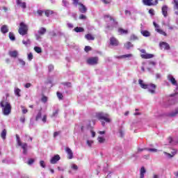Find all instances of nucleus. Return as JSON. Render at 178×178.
<instances>
[{
  "label": "nucleus",
  "mask_w": 178,
  "mask_h": 178,
  "mask_svg": "<svg viewBox=\"0 0 178 178\" xmlns=\"http://www.w3.org/2000/svg\"><path fill=\"white\" fill-rule=\"evenodd\" d=\"M21 108L22 111V113L24 115H26V113H27V112H29V110H27V108H26V107H24V106H21Z\"/></svg>",
  "instance_id": "obj_36"
},
{
  "label": "nucleus",
  "mask_w": 178,
  "mask_h": 178,
  "mask_svg": "<svg viewBox=\"0 0 178 178\" xmlns=\"http://www.w3.org/2000/svg\"><path fill=\"white\" fill-rule=\"evenodd\" d=\"M99 143H105V138H102V137H99L97 138Z\"/></svg>",
  "instance_id": "obj_47"
},
{
  "label": "nucleus",
  "mask_w": 178,
  "mask_h": 178,
  "mask_svg": "<svg viewBox=\"0 0 178 178\" xmlns=\"http://www.w3.org/2000/svg\"><path fill=\"white\" fill-rule=\"evenodd\" d=\"M156 31L157 33H159V34H161V35H164V37H166L168 35V34L166 33V32L163 31V30L161 29H156Z\"/></svg>",
  "instance_id": "obj_23"
},
{
  "label": "nucleus",
  "mask_w": 178,
  "mask_h": 178,
  "mask_svg": "<svg viewBox=\"0 0 178 178\" xmlns=\"http://www.w3.org/2000/svg\"><path fill=\"white\" fill-rule=\"evenodd\" d=\"M1 31L3 34H6V33H8L9 29L8 28V26L6 25H3L1 27Z\"/></svg>",
  "instance_id": "obj_19"
},
{
  "label": "nucleus",
  "mask_w": 178,
  "mask_h": 178,
  "mask_svg": "<svg viewBox=\"0 0 178 178\" xmlns=\"http://www.w3.org/2000/svg\"><path fill=\"white\" fill-rule=\"evenodd\" d=\"M99 60V58H98V56L90 57L86 60V63H88V65L94 66L95 65H98Z\"/></svg>",
  "instance_id": "obj_6"
},
{
  "label": "nucleus",
  "mask_w": 178,
  "mask_h": 178,
  "mask_svg": "<svg viewBox=\"0 0 178 178\" xmlns=\"http://www.w3.org/2000/svg\"><path fill=\"white\" fill-rule=\"evenodd\" d=\"M63 86H66L67 87H72V83L65 82V83H63Z\"/></svg>",
  "instance_id": "obj_53"
},
{
  "label": "nucleus",
  "mask_w": 178,
  "mask_h": 178,
  "mask_svg": "<svg viewBox=\"0 0 178 178\" xmlns=\"http://www.w3.org/2000/svg\"><path fill=\"white\" fill-rule=\"evenodd\" d=\"M17 5L22 8V9H26L27 8V4L26 2H23L22 0H17L16 1Z\"/></svg>",
  "instance_id": "obj_12"
},
{
  "label": "nucleus",
  "mask_w": 178,
  "mask_h": 178,
  "mask_svg": "<svg viewBox=\"0 0 178 178\" xmlns=\"http://www.w3.org/2000/svg\"><path fill=\"white\" fill-rule=\"evenodd\" d=\"M25 88H30L31 87V83H27L24 85Z\"/></svg>",
  "instance_id": "obj_60"
},
{
  "label": "nucleus",
  "mask_w": 178,
  "mask_h": 178,
  "mask_svg": "<svg viewBox=\"0 0 178 178\" xmlns=\"http://www.w3.org/2000/svg\"><path fill=\"white\" fill-rule=\"evenodd\" d=\"M65 152L68 155V159H73V152L72 151V149L70 147H66Z\"/></svg>",
  "instance_id": "obj_16"
},
{
  "label": "nucleus",
  "mask_w": 178,
  "mask_h": 178,
  "mask_svg": "<svg viewBox=\"0 0 178 178\" xmlns=\"http://www.w3.org/2000/svg\"><path fill=\"white\" fill-rule=\"evenodd\" d=\"M52 13H53V12L51 10H49L44 11V15H45V16H47V17H49V15H52Z\"/></svg>",
  "instance_id": "obj_37"
},
{
  "label": "nucleus",
  "mask_w": 178,
  "mask_h": 178,
  "mask_svg": "<svg viewBox=\"0 0 178 178\" xmlns=\"http://www.w3.org/2000/svg\"><path fill=\"white\" fill-rule=\"evenodd\" d=\"M110 44H111L112 47H118V45H119V40L115 37H111L110 38Z\"/></svg>",
  "instance_id": "obj_11"
},
{
  "label": "nucleus",
  "mask_w": 178,
  "mask_h": 178,
  "mask_svg": "<svg viewBox=\"0 0 178 178\" xmlns=\"http://www.w3.org/2000/svg\"><path fill=\"white\" fill-rule=\"evenodd\" d=\"M37 13L39 16H42V13H44V11L41 10H38L37 11Z\"/></svg>",
  "instance_id": "obj_57"
},
{
  "label": "nucleus",
  "mask_w": 178,
  "mask_h": 178,
  "mask_svg": "<svg viewBox=\"0 0 178 178\" xmlns=\"http://www.w3.org/2000/svg\"><path fill=\"white\" fill-rule=\"evenodd\" d=\"M144 173H145V168L142 167L140 168V178H144Z\"/></svg>",
  "instance_id": "obj_34"
},
{
  "label": "nucleus",
  "mask_w": 178,
  "mask_h": 178,
  "mask_svg": "<svg viewBox=\"0 0 178 178\" xmlns=\"http://www.w3.org/2000/svg\"><path fill=\"white\" fill-rule=\"evenodd\" d=\"M124 47L126 48V49H130L132 48L133 44H131L130 42H127L126 44H124Z\"/></svg>",
  "instance_id": "obj_26"
},
{
  "label": "nucleus",
  "mask_w": 178,
  "mask_h": 178,
  "mask_svg": "<svg viewBox=\"0 0 178 178\" xmlns=\"http://www.w3.org/2000/svg\"><path fill=\"white\" fill-rule=\"evenodd\" d=\"M138 83L141 88H143V90H147V88L150 94H155V90H156V85L154 83L145 84L144 83V81H143V79H139Z\"/></svg>",
  "instance_id": "obj_2"
},
{
  "label": "nucleus",
  "mask_w": 178,
  "mask_h": 178,
  "mask_svg": "<svg viewBox=\"0 0 178 178\" xmlns=\"http://www.w3.org/2000/svg\"><path fill=\"white\" fill-rule=\"evenodd\" d=\"M38 33L40 35H44L47 33V29L44 27L40 28V29L38 31Z\"/></svg>",
  "instance_id": "obj_20"
},
{
  "label": "nucleus",
  "mask_w": 178,
  "mask_h": 178,
  "mask_svg": "<svg viewBox=\"0 0 178 178\" xmlns=\"http://www.w3.org/2000/svg\"><path fill=\"white\" fill-rule=\"evenodd\" d=\"M154 0H142L143 5L145 6H154Z\"/></svg>",
  "instance_id": "obj_14"
},
{
  "label": "nucleus",
  "mask_w": 178,
  "mask_h": 178,
  "mask_svg": "<svg viewBox=\"0 0 178 178\" xmlns=\"http://www.w3.org/2000/svg\"><path fill=\"white\" fill-rule=\"evenodd\" d=\"M149 14L151 16H154L155 15V10H154V8H150L148 11Z\"/></svg>",
  "instance_id": "obj_38"
},
{
  "label": "nucleus",
  "mask_w": 178,
  "mask_h": 178,
  "mask_svg": "<svg viewBox=\"0 0 178 178\" xmlns=\"http://www.w3.org/2000/svg\"><path fill=\"white\" fill-rule=\"evenodd\" d=\"M20 89L19 88H15V94L17 95V97H20Z\"/></svg>",
  "instance_id": "obj_39"
},
{
  "label": "nucleus",
  "mask_w": 178,
  "mask_h": 178,
  "mask_svg": "<svg viewBox=\"0 0 178 178\" xmlns=\"http://www.w3.org/2000/svg\"><path fill=\"white\" fill-rule=\"evenodd\" d=\"M71 168L73 169V170H78L79 166H77V165L76 164H72Z\"/></svg>",
  "instance_id": "obj_45"
},
{
  "label": "nucleus",
  "mask_w": 178,
  "mask_h": 178,
  "mask_svg": "<svg viewBox=\"0 0 178 178\" xmlns=\"http://www.w3.org/2000/svg\"><path fill=\"white\" fill-rule=\"evenodd\" d=\"M118 33H120L121 35L129 34V30L124 29L123 28H119L118 29Z\"/></svg>",
  "instance_id": "obj_21"
},
{
  "label": "nucleus",
  "mask_w": 178,
  "mask_h": 178,
  "mask_svg": "<svg viewBox=\"0 0 178 178\" xmlns=\"http://www.w3.org/2000/svg\"><path fill=\"white\" fill-rule=\"evenodd\" d=\"M85 38H86V40H88L89 41H94V40H95V38H94V36H92V35L88 33L85 35Z\"/></svg>",
  "instance_id": "obj_22"
},
{
  "label": "nucleus",
  "mask_w": 178,
  "mask_h": 178,
  "mask_svg": "<svg viewBox=\"0 0 178 178\" xmlns=\"http://www.w3.org/2000/svg\"><path fill=\"white\" fill-rule=\"evenodd\" d=\"M159 47L161 49H164L165 51H169V49H170V45L166 42H161L159 43Z\"/></svg>",
  "instance_id": "obj_8"
},
{
  "label": "nucleus",
  "mask_w": 178,
  "mask_h": 178,
  "mask_svg": "<svg viewBox=\"0 0 178 178\" xmlns=\"http://www.w3.org/2000/svg\"><path fill=\"white\" fill-rule=\"evenodd\" d=\"M34 51H36L37 54H41V52H42V49H41V47H35Z\"/></svg>",
  "instance_id": "obj_33"
},
{
  "label": "nucleus",
  "mask_w": 178,
  "mask_h": 178,
  "mask_svg": "<svg viewBox=\"0 0 178 178\" xmlns=\"http://www.w3.org/2000/svg\"><path fill=\"white\" fill-rule=\"evenodd\" d=\"M22 43L24 45H30V44H31V41L30 39H27L26 40H22Z\"/></svg>",
  "instance_id": "obj_35"
},
{
  "label": "nucleus",
  "mask_w": 178,
  "mask_h": 178,
  "mask_svg": "<svg viewBox=\"0 0 178 178\" xmlns=\"http://www.w3.org/2000/svg\"><path fill=\"white\" fill-rule=\"evenodd\" d=\"M147 151H149V152H158V149L154 148H147Z\"/></svg>",
  "instance_id": "obj_42"
},
{
  "label": "nucleus",
  "mask_w": 178,
  "mask_h": 178,
  "mask_svg": "<svg viewBox=\"0 0 178 178\" xmlns=\"http://www.w3.org/2000/svg\"><path fill=\"white\" fill-rule=\"evenodd\" d=\"M167 79H168V81H170V83H171V84H172V86H176V87H177V88H178L177 81H176V79H175V77H173V76L169 74V75H168Z\"/></svg>",
  "instance_id": "obj_9"
},
{
  "label": "nucleus",
  "mask_w": 178,
  "mask_h": 178,
  "mask_svg": "<svg viewBox=\"0 0 178 178\" xmlns=\"http://www.w3.org/2000/svg\"><path fill=\"white\" fill-rule=\"evenodd\" d=\"M96 118L99 120H104L106 123H111V118H109V114L108 113H98L97 114H96Z\"/></svg>",
  "instance_id": "obj_5"
},
{
  "label": "nucleus",
  "mask_w": 178,
  "mask_h": 178,
  "mask_svg": "<svg viewBox=\"0 0 178 178\" xmlns=\"http://www.w3.org/2000/svg\"><path fill=\"white\" fill-rule=\"evenodd\" d=\"M41 116H42V113L41 112V111H39L35 117L36 122H38V120H40V119H41Z\"/></svg>",
  "instance_id": "obj_28"
},
{
  "label": "nucleus",
  "mask_w": 178,
  "mask_h": 178,
  "mask_svg": "<svg viewBox=\"0 0 178 178\" xmlns=\"http://www.w3.org/2000/svg\"><path fill=\"white\" fill-rule=\"evenodd\" d=\"M171 154L173 156H175L177 154V150L172 149V152H171Z\"/></svg>",
  "instance_id": "obj_62"
},
{
  "label": "nucleus",
  "mask_w": 178,
  "mask_h": 178,
  "mask_svg": "<svg viewBox=\"0 0 178 178\" xmlns=\"http://www.w3.org/2000/svg\"><path fill=\"white\" fill-rule=\"evenodd\" d=\"M18 33L20 35H26L29 33V26L24 22H20Z\"/></svg>",
  "instance_id": "obj_4"
},
{
  "label": "nucleus",
  "mask_w": 178,
  "mask_h": 178,
  "mask_svg": "<svg viewBox=\"0 0 178 178\" xmlns=\"http://www.w3.org/2000/svg\"><path fill=\"white\" fill-rule=\"evenodd\" d=\"M79 19L81 20H86V19H87V17L86 15L81 14V15H79Z\"/></svg>",
  "instance_id": "obj_49"
},
{
  "label": "nucleus",
  "mask_w": 178,
  "mask_h": 178,
  "mask_svg": "<svg viewBox=\"0 0 178 178\" xmlns=\"http://www.w3.org/2000/svg\"><path fill=\"white\" fill-rule=\"evenodd\" d=\"M33 53H29L28 54V59H29V60H31L33 59Z\"/></svg>",
  "instance_id": "obj_50"
},
{
  "label": "nucleus",
  "mask_w": 178,
  "mask_h": 178,
  "mask_svg": "<svg viewBox=\"0 0 178 178\" xmlns=\"http://www.w3.org/2000/svg\"><path fill=\"white\" fill-rule=\"evenodd\" d=\"M8 55L11 58H17L19 53L17 52V51H9Z\"/></svg>",
  "instance_id": "obj_18"
},
{
  "label": "nucleus",
  "mask_w": 178,
  "mask_h": 178,
  "mask_svg": "<svg viewBox=\"0 0 178 178\" xmlns=\"http://www.w3.org/2000/svg\"><path fill=\"white\" fill-rule=\"evenodd\" d=\"M74 31H75L76 33H83L84 31V29L83 27L76 26L74 28Z\"/></svg>",
  "instance_id": "obj_24"
},
{
  "label": "nucleus",
  "mask_w": 178,
  "mask_h": 178,
  "mask_svg": "<svg viewBox=\"0 0 178 178\" xmlns=\"http://www.w3.org/2000/svg\"><path fill=\"white\" fill-rule=\"evenodd\" d=\"M0 106L2 108V112L3 115L8 116L12 112V106H10V103L6 102L5 100H2L0 102Z\"/></svg>",
  "instance_id": "obj_3"
},
{
  "label": "nucleus",
  "mask_w": 178,
  "mask_h": 178,
  "mask_svg": "<svg viewBox=\"0 0 178 178\" xmlns=\"http://www.w3.org/2000/svg\"><path fill=\"white\" fill-rule=\"evenodd\" d=\"M19 121L21 122V123H24V122H26V118H24V116L21 117Z\"/></svg>",
  "instance_id": "obj_55"
},
{
  "label": "nucleus",
  "mask_w": 178,
  "mask_h": 178,
  "mask_svg": "<svg viewBox=\"0 0 178 178\" xmlns=\"http://www.w3.org/2000/svg\"><path fill=\"white\" fill-rule=\"evenodd\" d=\"M178 114V108L175 111V112H172L169 114V116L170 118H175Z\"/></svg>",
  "instance_id": "obj_31"
},
{
  "label": "nucleus",
  "mask_w": 178,
  "mask_h": 178,
  "mask_svg": "<svg viewBox=\"0 0 178 178\" xmlns=\"http://www.w3.org/2000/svg\"><path fill=\"white\" fill-rule=\"evenodd\" d=\"M47 101H48V97H47V96H42V102H44V104H45V102H47Z\"/></svg>",
  "instance_id": "obj_48"
},
{
  "label": "nucleus",
  "mask_w": 178,
  "mask_h": 178,
  "mask_svg": "<svg viewBox=\"0 0 178 178\" xmlns=\"http://www.w3.org/2000/svg\"><path fill=\"white\" fill-rule=\"evenodd\" d=\"M165 155H168L169 158H173L174 156L172 155V153H168L166 152H164Z\"/></svg>",
  "instance_id": "obj_58"
},
{
  "label": "nucleus",
  "mask_w": 178,
  "mask_h": 178,
  "mask_svg": "<svg viewBox=\"0 0 178 178\" xmlns=\"http://www.w3.org/2000/svg\"><path fill=\"white\" fill-rule=\"evenodd\" d=\"M73 1H74L73 4L75 5L76 6V5H79V3H79V0H73Z\"/></svg>",
  "instance_id": "obj_64"
},
{
  "label": "nucleus",
  "mask_w": 178,
  "mask_h": 178,
  "mask_svg": "<svg viewBox=\"0 0 178 178\" xmlns=\"http://www.w3.org/2000/svg\"><path fill=\"white\" fill-rule=\"evenodd\" d=\"M138 40V37L134 34L131 35L130 37V41H137Z\"/></svg>",
  "instance_id": "obj_29"
},
{
  "label": "nucleus",
  "mask_w": 178,
  "mask_h": 178,
  "mask_svg": "<svg viewBox=\"0 0 178 178\" xmlns=\"http://www.w3.org/2000/svg\"><path fill=\"white\" fill-rule=\"evenodd\" d=\"M40 165L42 168H45V162L44 161H40Z\"/></svg>",
  "instance_id": "obj_54"
},
{
  "label": "nucleus",
  "mask_w": 178,
  "mask_h": 178,
  "mask_svg": "<svg viewBox=\"0 0 178 178\" xmlns=\"http://www.w3.org/2000/svg\"><path fill=\"white\" fill-rule=\"evenodd\" d=\"M78 5L79 6V12H81V13H86L87 12V7H86V6L81 3H79Z\"/></svg>",
  "instance_id": "obj_13"
},
{
  "label": "nucleus",
  "mask_w": 178,
  "mask_h": 178,
  "mask_svg": "<svg viewBox=\"0 0 178 178\" xmlns=\"http://www.w3.org/2000/svg\"><path fill=\"white\" fill-rule=\"evenodd\" d=\"M140 52L143 54L140 55L142 59H151L154 57V54H147V51L144 49H140Z\"/></svg>",
  "instance_id": "obj_7"
},
{
  "label": "nucleus",
  "mask_w": 178,
  "mask_h": 178,
  "mask_svg": "<svg viewBox=\"0 0 178 178\" xmlns=\"http://www.w3.org/2000/svg\"><path fill=\"white\" fill-rule=\"evenodd\" d=\"M161 12L164 17H168V6H163L161 8Z\"/></svg>",
  "instance_id": "obj_15"
},
{
  "label": "nucleus",
  "mask_w": 178,
  "mask_h": 178,
  "mask_svg": "<svg viewBox=\"0 0 178 178\" xmlns=\"http://www.w3.org/2000/svg\"><path fill=\"white\" fill-rule=\"evenodd\" d=\"M6 134L7 131L6 129H3L1 133V137L3 140H6Z\"/></svg>",
  "instance_id": "obj_25"
},
{
  "label": "nucleus",
  "mask_w": 178,
  "mask_h": 178,
  "mask_svg": "<svg viewBox=\"0 0 178 178\" xmlns=\"http://www.w3.org/2000/svg\"><path fill=\"white\" fill-rule=\"evenodd\" d=\"M153 24H154L156 30H157V29H159V26L158 25V24H156V22H154Z\"/></svg>",
  "instance_id": "obj_63"
},
{
  "label": "nucleus",
  "mask_w": 178,
  "mask_h": 178,
  "mask_svg": "<svg viewBox=\"0 0 178 178\" xmlns=\"http://www.w3.org/2000/svg\"><path fill=\"white\" fill-rule=\"evenodd\" d=\"M48 69H49V72H52V70H54V65H49Z\"/></svg>",
  "instance_id": "obj_59"
},
{
  "label": "nucleus",
  "mask_w": 178,
  "mask_h": 178,
  "mask_svg": "<svg viewBox=\"0 0 178 178\" xmlns=\"http://www.w3.org/2000/svg\"><path fill=\"white\" fill-rule=\"evenodd\" d=\"M56 95H57L58 99H63V95L62 93H60V92H57Z\"/></svg>",
  "instance_id": "obj_40"
},
{
  "label": "nucleus",
  "mask_w": 178,
  "mask_h": 178,
  "mask_svg": "<svg viewBox=\"0 0 178 178\" xmlns=\"http://www.w3.org/2000/svg\"><path fill=\"white\" fill-rule=\"evenodd\" d=\"M104 19L106 20V29L107 30H113L115 29V26H118V22L113 18V17L109 15H105L104 16Z\"/></svg>",
  "instance_id": "obj_1"
},
{
  "label": "nucleus",
  "mask_w": 178,
  "mask_h": 178,
  "mask_svg": "<svg viewBox=\"0 0 178 178\" xmlns=\"http://www.w3.org/2000/svg\"><path fill=\"white\" fill-rule=\"evenodd\" d=\"M172 4L174 6V9H176V10H178V0H173Z\"/></svg>",
  "instance_id": "obj_30"
},
{
  "label": "nucleus",
  "mask_w": 178,
  "mask_h": 178,
  "mask_svg": "<svg viewBox=\"0 0 178 178\" xmlns=\"http://www.w3.org/2000/svg\"><path fill=\"white\" fill-rule=\"evenodd\" d=\"M8 37L10 40H11V41H15V40H16V38L15 37V34H13V33L12 32L9 33Z\"/></svg>",
  "instance_id": "obj_32"
},
{
  "label": "nucleus",
  "mask_w": 178,
  "mask_h": 178,
  "mask_svg": "<svg viewBox=\"0 0 178 178\" xmlns=\"http://www.w3.org/2000/svg\"><path fill=\"white\" fill-rule=\"evenodd\" d=\"M59 134H60V131H56L54 133V138L57 137V136H59Z\"/></svg>",
  "instance_id": "obj_61"
},
{
  "label": "nucleus",
  "mask_w": 178,
  "mask_h": 178,
  "mask_svg": "<svg viewBox=\"0 0 178 178\" xmlns=\"http://www.w3.org/2000/svg\"><path fill=\"white\" fill-rule=\"evenodd\" d=\"M111 1L112 0H102V1L106 5H108V3H111Z\"/></svg>",
  "instance_id": "obj_52"
},
{
  "label": "nucleus",
  "mask_w": 178,
  "mask_h": 178,
  "mask_svg": "<svg viewBox=\"0 0 178 178\" xmlns=\"http://www.w3.org/2000/svg\"><path fill=\"white\" fill-rule=\"evenodd\" d=\"M141 34L143 37H149V35H151V33L148 31H141Z\"/></svg>",
  "instance_id": "obj_27"
},
{
  "label": "nucleus",
  "mask_w": 178,
  "mask_h": 178,
  "mask_svg": "<svg viewBox=\"0 0 178 178\" xmlns=\"http://www.w3.org/2000/svg\"><path fill=\"white\" fill-rule=\"evenodd\" d=\"M42 121L43 122V123H47V115H43Z\"/></svg>",
  "instance_id": "obj_56"
},
{
  "label": "nucleus",
  "mask_w": 178,
  "mask_h": 178,
  "mask_svg": "<svg viewBox=\"0 0 178 178\" xmlns=\"http://www.w3.org/2000/svg\"><path fill=\"white\" fill-rule=\"evenodd\" d=\"M19 146L22 147L24 155H27V143H22V145Z\"/></svg>",
  "instance_id": "obj_17"
},
{
  "label": "nucleus",
  "mask_w": 178,
  "mask_h": 178,
  "mask_svg": "<svg viewBox=\"0 0 178 178\" xmlns=\"http://www.w3.org/2000/svg\"><path fill=\"white\" fill-rule=\"evenodd\" d=\"M133 56V54H124L120 56V58H131Z\"/></svg>",
  "instance_id": "obj_44"
},
{
  "label": "nucleus",
  "mask_w": 178,
  "mask_h": 178,
  "mask_svg": "<svg viewBox=\"0 0 178 178\" xmlns=\"http://www.w3.org/2000/svg\"><path fill=\"white\" fill-rule=\"evenodd\" d=\"M33 163H34V159H30L28 161V165H33Z\"/></svg>",
  "instance_id": "obj_51"
},
{
  "label": "nucleus",
  "mask_w": 178,
  "mask_h": 178,
  "mask_svg": "<svg viewBox=\"0 0 178 178\" xmlns=\"http://www.w3.org/2000/svg\"><path fill=\"white\" fill-rule=\"evenodd\" d=\"M19 63L21 66H26V62L22 59H19Z\"/></svg>",
  "instance_id": "obj_46"
},
{
  "label": "nucleus",
  "mask_w": 178,
  "mask_h": 178,
  "mask_svg": "<svg viewBox=\"0 0 178 178\" xmlns=\"http://www.w3.org/2000/svg\"><path fill=\"white\" fill-rule=\"evenodd\" d=\"M58 161H60V156H59V154H56L51 159L50 163H51V165H55Z\"/></svg>",
  "instance_id": "obj_10"
},
{
  "label": "nucleus",
  "mask_w": 178,
  "mask_h": 178,
  "mask_svg": "<svg viewBox=\"0 0 178 178\" xmlns=\"http://www.w3.org/2000/svg\"><path fill=\"white\" fill-rule=\"evenodd\" d=\"M16 140H17V145H22V141H20V137H19V135H16Z\"/></svg>",
  "instance_id": "obj_41"
},
{
  "label": "nucleus",
  "mask_w": 178,
  "mask_h": 178,
  "mask_svg": "<svg viewBox=\"0 0 178 178\" xmlns=\"http://www.w3.org/2000/svg\"><path fill=\"white\" fill-rule=\"evenodd\" d=\"M92 49L90 46H86L84 49L86 52H90V51H91Z\"/></svg>",
  "instance_id": "obj_43"
}]
</instances>
